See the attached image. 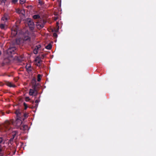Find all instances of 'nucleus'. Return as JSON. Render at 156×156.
Returning <instances> with one entry per match:
<instances>
[{"mask_svg":"<svg viewBox=\"0 0 156 156\" xmlns=\"http://www.w3.org/2000/svg\"><path fill=\"white\" fill-rule=\"evenodd\" d=\"M14 112L16 115V118L23 119V112L21 108L15 109Z\"/></svg>","mask_w":156,"mask_h":156,"instance_id":"nucleus-1","label":"nucleus"},{"mask_svg":"<svg viewBox=\"0 0 156 156\" xmlns=\"http://www.w3.org/2000/svg\"><path fill=\"white\" fill-rule=\"evenodd\" d=\"M26 22L29 27L30 30H33L34 29V23L32 20L28 18L26 20Z\"/></svg>","mask_w":156,"mask_h":156,"instance_id":"nucleus-2","label":"nucleus"},{"mask_svg":"<svg viewBox=\"0 0 156 156\" xmlns=\"http://www.w3.org/2000/svg\"><path fill=\"white\" fill-rule=\"evenodd\" d=\"M10 122L8 121H6L3 125V128L5 131L9 130L11 128Z\"/></svg>","mask_w":156,"mask_h":156,"instance_id":"nucleus-3","label":"nucleus"},{"mask_svg":"<svg viewBox=\"0 0 156 156\" xmlns=\"http://www.w3.org/2000/svg\"><path fill=\"white\" fill-rule=\"evenodd\" d=\"M23 121V119H22L16 118L14 124L17 128H19L21 126Z\"/></svg>","mask_w":156,"mask_h":156,"instance_id":"nucleus-4","label":"nucleus"},{"mask_svg":"<svg viewBox=\"0 0 156 156\" xmlns=\"http://www.w3.org/2000/svg\"><path fill=\"white\" fill-rule=\"evenodd\" d=\"M18 29V27L17 26H15L12 27V34L13 36H16L17 34Z\"/></svg>","mask_w":156,"mask_h":156,"instance_id":"nucleus-5","label":"nucleus"},{"mask_svg":"<svg viewBox=\"0 0 156 156\" xmlns=\"http://www.w3.org/2000/svg\"><path fill=\"white\" fill-rule=\"evenodd\" d=\"M16 50V49L15 47L10 48L7 50V53L9 55L14 54Z\"/></svg>","mask_w":156,"mask_h":156,"instance_id":"nucleus-6","label":"nucleus"},{"mask_svg":"<svg viewBox=\"0 0 156 156\" xmlns=\"http://www.w3.org/2000/svg\"><path fill=\"white\" fill-rule=\"evenodd\" d=\"M38 85H39L38 84L35 83L33 86V88L35 90V92H34V95H33L34 96H36L38 94V92L37 88Z\"/></svg>","mask_w":156,"mask_h":156,"instance_id":"nucleus-7","label":"nucleus"},{"mask_svg":"<svg viewBox=\"0 0 156 156\" xmlns=\"http://www.w3.org/2000/svg\"><path fill=\"white\" fill-rule=\"evenodd\" d=\"M26 68L27 71L28 73H30L32 70V68L30 64L27 65L26 66Z\"/></svg>","mask_w":156,"mask_h":156,"instance_id":"nucleus-8","label":"nucleus"},{"mask_svg":"<svg viewBox=\"0 0 156 156\" xmlns=\"http://www.w3.org/2000/svg\"><path fill=\"white\" fill-rule=\"evenodd\" d=\"M41 47V45L40 44H38L36 46V47L34 50V53L36 54L38 53V50Z\"/></svg>","mask_w":156,"mask_h":156,"instance_id":"nucleus-9","label":"nucleus"},{"mask_svg":"<svg viewBox=\"0 0 156 156\" xmlns=\"http://www.w3.org/2000/svg\"><path fill=\"white\" fill-rule=\"evenodd\" d=\"M23 40L24 41L29 42L30 41V38L28 34L27 35H26L25 34L23 38Z\"/></svg>","mask_w":156,"mask_h":156,"instance_id":"nucleus-10","label":"nucleus"},{"mask_svg":"<svg viewBox=\"0 0 156 156\" xmlns=\"http://www.w3.org/2000/svg\"><path fill=\"white\" fill-rule=\"evenodd\" d=\"M5 84L8 86L10 87H15L16 86L14 85H13L11 82H9L7 81H5Z\"/></svg>","mask_w":156,"mask_h":156,"instance_id":"nucleus-11","label":"nucleus"},{"mask_svg":"<svg viewBox=\"0 0 156 156\" xmlns=\"http://www.w3.org/2000/svg\"><path fill=\"white\" fill-rule=\"evenodd\" d=\"M27 125H22L19 128L21 130H25L27 129Z\"/></svg>","mask_w":156,"mask_h":156,"instance_id":"nucleus-12","label":"nucleus"},{"mask_svg":"<svg viewBox=\"0 0 156 156\" xmlns=\"http://www.w3.org/2000/svg\"><path fill=\"white\" fill-rule=\"evenodd\" d=\"M35 92V90L34 89H30L29 92V94L30 96H33Z\"/></svg>","mask_w":156,"mask_h":156,"instance_id":"nucleus-13","label":"nucleus"},{"mask_svg":"<svg viewBox=\"0 0 156 156\" xmlns=\"http://www.w3.org/2000/svg\"><path fill=\"white\" fill-rule=\"evenodd\" d=\"M4 16L5 17V20L7 21L8 20L10 19V17L8 14L7 13H5L4 15Z\"/></svg>","mask_w":156,"mask_h":156,"instance_id":"nucleus-14","label":"nucleus"},{"mask_svg":"<svg viewBox=\"0 0 156 156\" xmlns=\"http://www.w3.org/2000/svg\"><path fill=\"white\" fill-rule=\"evenodd\" d=\"M28 117V114L26 113H23V120H24Z\"/></svg>","mask_w":156,"mask_h":156,"instance_id":"nucleus-15","label":"nucleus"},{"mask_svg":"<svg viewBox=\"0 0 156 156\" xmlns=\"http://www.w3.org/2000/svg\"><path fill=\"white\" fill-rule=\"evenodd\" d=\"M37 27L38 29H40L44 27V25L42 24L38 23L37 25Z\"/></svg>","mask_w":156,"mask_h":156,"instance_id":"nucleus-16","label":"nucleus"},{"mask_svg":"<svg viewBox=\"0 0 156 156\" xmlns=\"http://www.w3.org/2000/svg\"><path fill=\"white\" fill-rule=\"evenodd\" d=\"M52 46L50 44H48L45 47V48L48 50H50L52 48Z\"/></svg>","mask_w":156,"mask_h":156,"instance_id":"nucleus-17","label":"nucleus"},{"mask_svg":"<svg viewBox=\"0 0 156 156\" xmlns=\"http://www.w3.org/2000/svg\"><path fill=\"white\" fill-rule=\"evenodd\" d=\"M40 16L39 15H35L33 16V18L34 19H37L40 18Z\"/></svg>","mask_w":156,"mask_h":156,"instance_id":"nucleus-18","label":"nucleus"},{"mask_svg":"<svg viewBox=\"0 0 156 156\" xmlns=\"http://www.w3.org/2000/svg\"><path fill=\"white\" fill-rule=\"evenodd\" d=\"M39 101H40L39 100H36L35 101V102L36 103V104L35 105V106L34 107V108H36L37 107L38 105V103L39 102Z\"/></svg>","mask_w":156,"mask_h":156,"instance_id":"nucleus-19","label":"nucleus"},{"mask_svg":"<svg viewBox=\"0 0 156 156\" xmlns=\"http://www.w3.org/2000/svg\"><path fill=\"white\" fill-rule=\"evenodd\" d=\"M41 75L40 74H38V75H37V81H40V80H41Z\"/></svg>","mask_w":156,"mask_h":156,"instance_id":"nucleus-20","label":"nucleus"},{"mask_svg":"<svg viewBox=\"0 0 156 156\" xmlns=\"http://www.w3.org/2000/svg\"><path fill=\"white\" fill-rule=\"evenodd\" d=\"M38 3L40 5H41L44 4V3L43 0H39L38 1Z\"/></svg>","mask_w":156,"mask_h":156,"instance_id":"nucleus-21","label":"nucleus"},{"mask_svg":"<svg viewBox=\"0 0 156 156\" xmlns=\"http://www.w3.org/2000/svg\"><path fill=\"white\" fill-rule=\"evenodd\" d=\"M22 12H24L23 10H20V9H17L16 10V12L17 13L19 14H21Z\"/></svg>","mask_w":156,"mask_h":156,"instance_id":"nucleus-22","label":"nucleus"},{"mask_svg":"<svg viewBox=\"0 0 156 156\" xmlns=\"http://www.w3.org/2000/svg\"><path fill=\"white\" fill-rule=\"evenodd\" d=\"M5 27V25L3 24H0V28L2 29H4Z\"/></svg>","mask_w":156,"mask_h":156,"instance_id":"nucleus-23","label":"nucleus"},{"mask_svg":"<svg viewBox=\"0 0 156 156\" xmlns=\"http://www.w3.org/2000/svg\"><path fill=\"white\" fill-rule=\"evenodd\" d=\"M42 62V61L41 60V59H39V60L37 61L36 62L37 63V66H39V65H38V64H39L41 62Z\"/></svg>","mask_w":156,"mask_h":156,"instance_id":"nucleus-24","label":"nucleus"},{"mask_svg":"<svg viewBox=\"0 0 156 156\" xmlns=\"http://www.w3.org/2000/svg\"><path fill=\"white\" fill-rule=\"evenodd\" d=\"M26 0H20V3L21 4H22L24 3L25 2Z\"/></svg>","mask_w":156,"mask_h":156,"instance_id":"nucleus-25","label":"nucleus"},{"mask_svg":"<svg viewBox=\"0 0 156 156\" xmlns=\"http://www.w3.org/2000/svg\"><path fill=\"white\" fill-rule=\"evenodd\" d=\"M23 105L25 107L24 109L26 110L28 107L27 105L25 102H24Z\"/></svg>","mask_w":156,"mask_h":156,"instance_id":"nucleus-26","label":"nucleus"},{"mask_svg":"<svg viewBox=\"0 0 156 156\" xmlns=\"http://www.w3.org/2000/svg\"><path fill=\"white\" fill-rule=\"evenodd\" d=\"M41 59V58L39 56H37L35 59V61L37 62V61L39 60V59Z\"/></svg>","mask_w":156,"mask_h":156,"instance_id":"nucleus-27","label":"nucleus"},{"mask_svg":"<svg viewBox=\"0 0 156 156\" xmlns=\"http://www.w3.org/2000/svg\"><path fill=\"white\" fill-rule=\"evenodd\" d=\"M56 25H57V26H58V28H57V29H56V30H55V32H57L58 31V30H59V26H58V23L57 22L56 23Z\"/></svg>","mask_w":156,"mask_h":156,"instance_id":"nucleus-28","label":"nucleus"},{"mask_svg":"<svg viewBox=\"0 0 156 156\" xmlns=\"http://www.w3.org/2000/svg\"><path fill=\"white\" fill-rule=\"evenodd\" d=\"M30 100V99L29 98V97H26L25 98V100L26 101H28Z\"/></svg>","mask_w":156,"mask_h":156,"instance_id":"nucleus-29","label":"nucleus"},{"mask_svg":"<svg viewBox=\"0 0 156 156\" xmlns=\"http://www.w3.org/2000/svg\"><path fill=\"white\" fill-rule=\"evenodd\" d=\"M17 1H18V0H12V2L14 4L16 3L17 2Z\"/></svg>","mask_w":156,"mask_h":156,"instance_id":"nucleus-30","label":"nucleus"},{"mask_svg":"<svg viewBox=\"0 0 156 156\" xmlns=\"http://www.w3.org/2000/svg\"><path fill=\"white\" fill-rule=\"evenodd\" d=\"M45 55L44 54H42L41 55V57H40L41 59H43L45 56Z\"/></svg>","mask_w":156,"mask_h":156,"instance_id":"nucleus-31","label":"nucleus"},{"mask_svg":"<svg viewBox=\"0 0 156 156\" xmlns=\"http://www.w3.org/2000/svg\"><path fill=\"white\" fill-rule=\"evenodd\" d=\"M14 138V136H13L11 138H10V139L9 140L10 143H11V142H12L13 141V140Z\"/></svg>","mask_w":156,"mask_h":156,"instance_id":"nucleus-32","label":"nucleus"},{"mask_svg":"<svg viewBox=\"0 0 156 156\" xmlns=\"http://www.w3.org/2000/svg\"><path fill=\"white\" fill-rule=\"evenodd\" d=\"M53 35L55 37H57V34L55 33H53Z\"/></svg>","mask_w":156,"mask_h":156,"instance_id":"nucleus-33","label":"nucleus"},{"mask_svg":"<svg viewBox=\"0 0 156 156\" xmlns=\"http://www.w3.org/2000/svg\"><path fill=\"white\" fill-rule=\"evenodd\" d=\"M3 138L2 137H0V144L3 141Z\"/></svg>","mask_w":156,"mask_h":156,"instance_id":"nucleus-34","label":"nucleus"},{"mask_svg":"<svg viewBox=\"0 0 156 156\" xmlns=\"http://www.w3.org/2000/svg\"><path fill=\"white\" fill-rule=\"evenodd\" d=\"M2 20L4 21L5 20V17L4 16H3L2 17Z\"/></svg>","mask_w":156,"mask_h":156,"instance_id":"nucleus-35","label":"nucleus"},{"mask_svg":"<svg viewBox=\"0 0 156 156\" xmlns=\"http://www.w3.org/2000/svg\"><path fill=\"white\" fill-rule=\"evenodd\" d=\"M6 0H2V3H5Z\"/></svg>","mask_w":156,"mask_h":156,"instance_id":"nucleus-36","label":"nucleus"},{"mask_svg":"<svg viewBox=\"0 0 156 156\" xmlns=\"http://www.w3.org/2000/svg\"><path fill=\"white\" fill-rule=\"evenodd\" d=\"M2 151V149L1 148V147H0V153Z\"/></svg>","mask_w":156,"mask_h":156,"instance_id":"nucleus-37","label":"nucleus"},{"mask_svg":"<svg viewBox=\"0 0 156 156\" xmlns=\"http://www.w3.org/2000/svg\"><path fill=\"white\" fill-rule=\"evenodd\" d=\"M24 12H21V13L23 15H24V14H23V13H24Z\"/></svg>","mask_w":156,"mask_h":156,"instance_id":"nucleus-38","label":"nucleus"},{"mask_svg":"<svg viewBox=\"0 0 156 156\" xmlns=\"http://www.w3.org/2000/svg\"><path fill=\"white\" fill-rule=\"evenodd\" d=\"M13 121H13V120H11V122H12V123H13Z\"/></svg>","mask_w":156,"mask_h":156,"instance_id":"nucleus-39","label":"nucleus"},{"mask_svg":"<svg viewBox=\"0 0 156 156\" xmlns=\"http://www.w3.org/2000/svg\"><path fill=\"white\" fill-rule=\"evenodd\" d=\"M15 136H16V134H14V135H13V137L14 136V137H15Z\"/></svg>","mask_w":156,"mask_h":156,"instance_id":"nucleus-40","label":"nucleus"},{"mask_svg":"<svg viewBox=\"0 0 156 156\" xmlns=\"http://www.w3.org/2000/svg\"><path fill=\"white\" fill-rule=\"evenodd\" d=\"M57 19V17H56V18L55 19V20H56Z\"/></svg>","mask_w":156,"mask_h":156,"instance_id":"nucleus-41","label":"nucleus"},{"mask_svg":"<svg viewBox=\"0 0 156 156\" xmlns=\"http://www.w3.org/2000/svg\"><path fill=\"white\" fill-rule=\"evenodd\" d=\"M2 54V52H1V51H0V55H1Z\"/></svg>","mask_w":156,"mask_h":156,"instance_id":"nucleus-42","label":"nucleus"},{"mask_svg":"<svg viewBox=\"0 0 156 156\" xmlns=\"http://www.w3.org/2000/svg\"><path fill=\"white\" fill-rule=\"evenodd\" d=\"M38 1H39V0H38Z\"/></svg>","mask_w":156,"mask_h":156,"instance_id":"nucleus-43","label":"nucleus"}]
</instances>
